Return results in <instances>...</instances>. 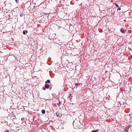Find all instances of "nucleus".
<instances>
[{
	"label": "nucleus",
	"instance_id": "obj_1",
	"mask_svg": "<svg viewBox=\"0 0 132 132\" xmlns=\"http://www.w3.org/2000/svg\"><path fill=\"white\" fill-rule=\"evenodd\" d=\"M130 127V126L128 125L127 127L125 128L124 130V132H128V130L129 129Z\"/></svg>",
	"mask_w": 132,
	"mask_h": 132
},
{
	"label": "nucleus",
	"instance_id": "obj_2",
	"mask_svg": "<svg viewBox=\"0 0 132 132\" xmlns=\"http://www.w3.org/2000/svg\"><path fill=\"white\" fill-rule=\"evenodd\" d=\"M60 113H59V112L57 111L56 112V115L57 116V117H60Z\"/></svg>",
	"mask_w": 132,
	"mask_h": 132
},
{
	"label": "nucleus",
	"instance_id": "obj_3",
	"mask_svg": "<svg viewBox=\"0 0 132 132\" xmlns=\"http://www.w3.org/2000/svg\"><path fill=\"white\" fill-rule=\"evenodd\" d=\"M120 31L123 33H124L125 32L124 29L123 28H121L120 29Z\"/></svg>",
	"mask_w": 132,
	"mask_h": 132
},
{
	"label": "nucleus",
	"instance_id": "obj_4",
	"mask_svg": "<svg viewBox=\"0 0 132 132\" xmlns=\"http://www.w3.org/2000/svg\"><path fill=\"white\" fill-rule=\"evenodd\" d=\"M45 87L47 89H48L49 88L50 86L48 85H46L45 86Z\"/></svg>",
	"mask_w": 132,
	"mask_h": 132
},
{
	"label": "nucleus",
	"instance_id": "obj_5",
	"mask_svg": "<svg viewBox=\"0 0 132 132\" xmlns=\"http://www.w3.org/2000/svg\"><path fill=\"white\" fill-rule=\"evenodd\" d=\"M72 95V94H69V96L68 98H69V99L70 100H71L72 98V97L71 96Z\"/></svg>",
	"mask_w": 132,
	"mask_h": 132
},
{
	"label": "nucleus",
	"instance_id": "obj_6",
	"mask_svg": "<svg viewBox=\"0 0 132 132\" xmlns=\"http://www.w3.org/2000/svg\"><path fill=\"white\" fill-rule=\"evenodd\" d=\"M50 82V80H47L45 82V83L47 84V83H49Z\"/></svg>",
	"mask_w": 132,
	"mask_h": 132
},
{
	"label": "nucleus",
	"instance_id": "obj_7",
	"mask_svg": "<svg viewBox=\"0 0 132 132\" xmlns=\"http://www.w3.org/2000/svg\"><path fill=\"white\" fill-rule=\"evenodd\" d=\"M42 112L43 114H44L45 113V110H42Z\"/></svg>",
	"mask_w": 132,
	"mask_h": 132
},
{
	"label": "nucleus",
	"instance_id": "obj_8",
	"mask_svg": "<svg viewBox=\"0 0 132 132\" xmlns=\"http://www.w3.org/2000/svg\"><path fill=\"white\" fill-rule=\"evenodd\" d=\"M98 131V129H97L95 130H94L92 131V132H97Z\"/></svg>",
	"mask_w": 132,
	"mask_h": 132
},
{
	"label": "nucleus",
	"instance_id": "obj_9",
	"mask_svg": "<svg viewBox=\"0 0 132 132\" xmlns=\"http://www.w3.org/2000/svg\"><path fill=\"white\" fill-rule=\"evenodd\" d=\"M115 5L117 7H119V6H118V5L117 4L115 3Z\"/></svg>",
	"mask_w": 132,
	"mask_h": 132
},
{
	"label": "nucleus",
	"instance_id": "obj_10",
	"mask_svg": "<svg viewBox=\"0 0 132 132\" xmlns=\"http://www.w3.org/2000/svg\"><path fill=\"white\" fill-rule=\"evenodd\" d=\"M60 104H61V103L60 102H59V103H57V105H58L59 106H60Z\"/></svg>",
	"mask_w": 132,
	"mask_h": 132
},
{
	"label": "nucleus",
	"instance_id": "obj_11",
	"mask_svg": "<svg viewBox=\"0 0 132 132\" xmlns=\"http://www.w3.org/2000/svg\"><path fill=\"white\" fill-rule=\"evenodd\" d=\"M23 14L22 13H21L20 15V16L21 17H22L23 16Z\"/></svg>",
	"mask_w": 132,
	"mask_h": 132
},
{
	"label": "nucleus",
	"instance_id": "obj_12",
	"mask_svg": "<svg viewBox=\"0 0 132 132\" xmlns=\"http://www.w3.org/2000/svg\"><path fill=\"white\" fill-rule=\"evenodd\" d=\"M23 34L24 35H26V33H25V31H23Z\"/></svg>",
	"mask_w": 132,
	"mask_h": 132
},
{
	"label": "nucleus",
	"instance_id": "obj_13",
	"mask_svg": "<svg viewBox=\"0 0 132 132\" xmlns=\"http://www.w3.org/2000/svg\"><path fill=\"white\" fill-rule=\"evenodd\" d=\"M18 0H15L16 2L18 3V2H19L18 1Z\"/></svg>",
	"mask_w": 132,
	"mask_h": 132
},
{
	"label": "nucleus",
	"instance_id": "obj_14",
	"mask_svg": "<svg viewBox=\"0 0 132 132\" xmlns=\"http://www.w3.org/2000/svg\"><path fill=\"white\" fill-rule=\"evenodd\" d=\"M121 10V8H119L117 10V11L120 10Z\"/></svg>",
	"mask_w": 132,
	"mask_h": 132
},
{
	"label": "nucleus",
	"instance_id": "obj_15",
	"mask_svg": "<svg viewBox=\"0 0 132 132\" xmlns=\"http://www.w3.org/2000/svg\"><path fill=\"white\" fill-rule=\"evenodd\" d=\"M77 86H78V84L77 83H76L75 84Z\"/></svg>",
	"mask_w": 132,
	"mask_h": 132
},
{
	"label": "nucleus",
	"instance_id": "obj_16",
	"mask_svg": "<svg viewBox=\"0 0 132 132\" xmlns=\"http://www.w3.org/2000/svg\"><path fill=\"white\" fill-rule=\"evenodd\" d=\"M43 89L44 90H45L46 89L44 87H43Z\"/></svg>",
	"mask_w": 132,
	"mask_h": 132
},
{
	"label": "nucleus",
	"instance_id": "obj_17",
	"mask_svg": "<svg viewBox=\"0 0 132 132\" xmlns=\"http://www.w3.org/2000/svg\"><path fill=\"white\" fill-rule=\"evenodd\" d=\"M4 132H8V130H7L6 131H4Z\"/></svg>",
	"mask_w": 132,
	"mask_h": 132
},
{
	"label": "nucleus",
	"instance_id": "obj_18",
	"mask_svg": "<svg viewBox=\"0 0 132 132\" xmlns=\"http://www.w3.org/2000/svg\"><path fill=\"white\" fill-rule=\"evenodd\" d=\"M26 32L27 33H28V31H27V30H26Z\"/></svg>",
	"mask_w": 132,
	"mask_h": 132
},
{
	"label": "nucleus",
	"instance_id": "obj_19",
	"mask_svg": "<svg viewBox=\"0 0 132 132\" xmlns=\"http://www.w3.org/2000/svg\"><path fill=\"white\" fill-rule=\"evenodd\" d=\"M74 122H73V125H74Z\"/></svg>",
	"mask_w": 132,
	"mask_h": 132
}]
</instances>
